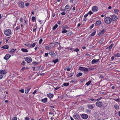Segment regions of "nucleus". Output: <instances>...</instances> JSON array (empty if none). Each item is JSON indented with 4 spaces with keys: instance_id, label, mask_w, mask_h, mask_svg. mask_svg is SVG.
I'll use <instances>...</instances> for the list:
<instances>
[{
    "instance_id": "cd10ccee",
    "label": "nucleus",
    "mask_w": 120,
    "mask_h": 120,
    "mask_svg": "<svg viewBox=\"0 0 120 120\" xmlns=\"http://www.w3.org/2000/svg\"><path fill=\"white\" fill-rule=\"evenodd\" d=\"M70 8V6L69 5H67L65 7V8L66 9H69Z\"/></svg>"
},
{
    "instance_id": "de8ad7c7",
    "label": "nucleus",
    "mask_w": 120,
    "mask_h": 120,
    "mask_svg": "<svg viewBox=\"0 0 120 120\" xmlns=\"http://www.w3.org/2000/svg\"><path fill=\"white\" fill-rule=\"evenodd\" d=\"M32 20L33 22H34V21L35 19V18L34 17H33L32 18Z\"/></svg>"
},
{
    "instance_id": "58836bf2",
    "label": "nucleus",
    "mask_w": 120,
    "mask_h": 120,
    "mask_svg": "<svg viewBox=\"0 0 120 120\" xmlns=\"http://www.w3.org/2000/svg\"><path fill=\"white\" fill-rule=\"evenodd\" d=\"M96 62V60L95 59H93L91 63L92 64H94Z\"/></svg>"
},
{
    "instance_id": "c756f323",
    "label": "nucleus",
    "mask_w": 120,
    "mask_h": 120,
    "mask_svg": "<svg viewBox=\"0 0 120 120\" xmlns=\"http://www.w3.org/2000/svg\"><path fill=\"white\" fill-rule=\"evenodd\" d=\"M58 25L56 24L53 27L52 29L53 30H54L55 29L58 27Z\"/></svg>"
},
{
    "instance_id": "338daca9",
    "label": "nucleus",
    "mask_w": 120,
    "mask_h": 120,
    "mask_svg": "<svg viewBox=\"0 0 120 120\" xmlns=\"http://www.w3.org/2000/svg\"><path fill=\"white\" fill-rule=\"evenodd\" d=\"M88 14H86V15H85L84 16V17L85 18H86L87 17V16H88Z\"/></svg>"
},
{
    "instance_id": "a19ab883",
    "label": "nucleus",
    "mask_w": 120,
    "mask_h": 120,
    "mask_svg": "<svg viewBox=\"0 0 120 120\" xmlns=\"http://www.w3.org/2000/svg\"><path fill=\"white\" fill-rule=\"evenodd\" d=\"M114 11L116 13H117L119 12V11L117 9H115L114 10Z\"/></svg>"
},
{
    "instance_id": "4468645a",
    "label": "nucleus",
    "mask_w": 120,
    "mask_h": 120,
    "mask_svg": "<svg viewBox=\"0 0 120 120\" xmlns=\"http://www.w3.org/2000/svg\"><path fill=\"white\" fill-rule=\"evenodd\" d=\"M16 50V49H11V50L9 51H8V52L10 54H13L14 53V52Z\"/></svg>"
},
{
    "instance_id": "79ce46f5",
    "label": "nucleus",
    "mask_w": 120,
    "mask_h": 120,
    "mask_svg": "<svg viewBox=\"0 0 120 120\" xmlns=\"http://www.w3.org/2000/svg\"><path fill=\"white\" fill-rule=\"evenodd\" d=\"M79 49L77 48H76L75 49H73V50L74 51L76 52H78L79 51Z\"/></svg>"
},
{
    "instance_id": "3c124183",
    "label": "nucleus",
    "mask_w": 120,
    "mask_h": 120,
    "mask_svg": "<svg viewBox=\"0 0 120 120\" xmlns=\"http://www.w3.org/2000/svg\"><path fill=\"white\" fill-rule=\"evenodd\" d=\"M86 111L87 113H90L91 112V111L90 110H87Z\"/></svg>"
},
{
    "instance_id": "c03bdc74",
    "label": "nucleus",
    "mask_w": 120,
    "mask_h": 120,
    "mask_svg": "<svg viewBox=\"0 0 120 120\" xmlns=\"http://www.w3.org/2000/svg\"><path fill=\"white\" fill-rule=\"evenodd\" d=\"M19 91L22 93H24V89H23L19 90Z\"/></svg>"
},
{
    "instance_id": "c9c22d12",
    "label": "nucleus",
    "mask_w": 120,
    "mask_h": 120,
    "mask_svg": "<svg viewBox=\"0 0 120 120\" xmlns=\"http://www.w3.org/2000/svg\"><path fill=\"white\" fill-rule=\"evenodd\" d=\"M91 82V80H89L88 82H87L86 84V85L87 86H88L90 84V83Z\"/></svg>"
},
{
    "instance_id": "473e14b6",
    "label": "nucleus",
    "mask_w": 120,
    "mask_h": 120,
    "mask_svg": "<svg viewBox=\"0 0 120 120\" xmlns=\"http://www.w3.org/2000/svg\"><path fill=\"white\" fill-rule=\"evenodd\" d=\"M76 80L75 79H74L73 80H72L70 82L71 83H74L75 82Z\"/></svg>"
},
{
    "instance_id": "69168bd1",
    "label": "nucleus",
    "mask_w": 120,
    "mask_h": 120,
    "mask_svg": "<svg viewBox=\"0 0 120 120\" xmlns=\"http://www.w3.org/2000/svg\"><path fill=\"white\" fill-rule=\"evenodd\" d=\"M71 68H67V70L68 71H69L71 70Z\"/></svg>"
},
{
    "instance_id": "dca6fc26",
    "label": "nucleus",
    "mask_w": 120,
    "mask_h": 120,
    "mask_svg": "<svg viewBox=\"0 0 120 120\" xmlns=\"http://www.w3.org/2000/svg\"><path fill=\"white\" fill-rule=\"evenodd\" d=\"M0 73L1 74H6V71L5 70H0Z\"/></svg>"
},
{
    "instance_id": "f3484780",
    "label": "nucleus",
    "mask_w": 120,
    "mask_h": 120,
    "mask_svg": "<svg viewBox=\"0 0 120 120\" xmlns=\"http://www.w3.org/2000/svg\"><path fill=\"white\" fill-rule=\"evenodd\" d=\"M87 100L88 101H94V102H95L96 101V99H94L91 98H87Z\"/></svg>"
},
{
    "instance_id": "aec40b11",
    "label": "nucleus",
    "mask_w": 120,
    "mask_h": 120,
    "mask_svg": "<svg viewBox=\"0 0 120 120\" xmlns=\"http://www.w3.org/2000/svg\"><path fill=\"white\" fill-rule=\"evenodd\" d=\"M87 107L91 109H92L94 108V106L91 105L89 104L87 106Z\"/></svg>"
},
{
    "instance_id": "774afa93",
    "label": "nucleus",
    "mask_w": 120,
    "mask_h": 120,
    "mask_svg": "<svg viewBox=\"0 0 120 120\" xmlns=\"http://www.w3.org/2000/svg\"><path fill=\"white\" fill-rule=\"evenodd\" d=\"M48 54V53H45V56L46 57H47Z\"/></svg>"
},
{
    "instance_id": "6e6d98bb",
    "label": "nucleus",
    "mask_w": 120,
    "mask_h": 120,
    "mask_svg": "<svg viewBox=\"0 0 120 120\" xmlns=\"http://www.w3.org/2000/svg\"><path fill=\"white\" fill-rule=\"evenodd\" d=\"M20 26H18L16 28V30H17L19 29Z\"/></svg>"
},
{
    "instance_id": "412c9836",
    "label": "nucleus",
    "mask_w": 120,
    "mask_h": 120,
    "mask_svg": "<svg viewBox=\"0 0 120 120\" xmlns=\"http://www.w3.org/2000/svg\"><path fill=\"white\" fill-rule=\"evenodd\" d=\"M47 96L50 98H52L53 96V95L52 94H47Z\"/></svg>"
},
{
    "instance_id": "e433bc0d",
    "label": "nucleus",
    "mask_w": 120,
    "mask_h": 120,
    "mask_svg": "<svg viewBox=\"0 0 120 120\" xmlns=\"http://www.w3.org/2000/svg\"><path fill=\"white\" fill-rule=\"evenodd\" d=\"M96 32V31H95L94 32H93L92 33H91L90 34V36H93L95 34Z\"/></svg>"
},
{
    "instance_id": "8fccbe9b",
    "label": "nucleus",
    "mask_w": 120,
    "mask_h": 120,
    "mask_svg": "<svg viewBox=\"0 0 120 120\" xmlns=\"http://www.w3.org/2000/svg\"><path fill=\"white\" fill-rule=\"evenodd\" d=\"M26 63L24 61H23L21 63V64L23 65H25Z\"/></svg>"
},
{
    "instance_id": "49530a36",
    "label": "nucleus",
    "mask_w": 120,
    "mask_h": 120,
    "mask_svg": "<svg viewBox=\"0 0 120 120\" xmlns=\"http://www.w3.org/2000/svg\"><path fill=\"white\" fill-rule=\"evenodd\" d=\"M93 13L91 11H90L88 13H87L88 15H89L90 16L91 14Z\"/></svg>"
},
{
    "instance_id": "bf43d9fd",
    "label": "nucleus",
    "mask_w": 120,
    "mask_h": 120,
    "mask_svg": "<svg viewBox=\"0 0 120 120\" xmlns=\"http://www.w3.org/2000/svg\"><path fill=\"white\" fill-rule=\"evenodd\" d=\"M60 87H57L55 88V90H56L59 89L60 88Z\"/></svg>"
},
{
    "instance_id": "9d476101",
    "label": "nucleus",
    "mask_w": 120,
    "mask_h": 120,
    "mask_svg": "<svg viewBox=\"0 0 120 120\" xmlns=\"http://www.w3.org/2000/svg\"><path fill=\"white\" fill-rule=\"evenodd\" d=\"M73 116L75 119H78L80 117L79 114L78 113L74 114Z\"/></svg>"
},
{
    "instance_id": "a878e982",
    "label": "nucleus",
    "mask_w": 120,
    "mask_h": 120,
    "mask_svg": "<svg viewBox=\"0 0 120 120\" xmlns=\"http://www.w3.org/2000/svg\"><path fill=\"white\" fill-rule=\"evenodd\" d=\"M45 49L47 50H49L51 49V48L48 45H45Z\"/></svg>"
},
{
    "instance_id": "4d7b16f0",
    "label": "nucleus",
    "mask_w": 120,
    "mask_h": 120,
    "mask_svg": "<svg viewBox=\"0 0 120 120\" xmlns=\"http://www.w3.org/2000/svg\"><path fill=\"white\" fill-rule=\"evenodd\" d=\"M30 118L28 117H26L25 118V120H29Z\"/></svg>"
},
{
    "instance_id": "0e129e2a",
    "label": "nucleus",
    "mask_w": 120,
    "mask_h": 120,
    "mask_svg": "<svg viewBox=\"0 0 120 120\" xmlns=\"http://www.w3.org/2000/svg\"><path fill=\"white\" fill-rule=\"evenodd\" d=\"M66 14V13L65 12H62L61 13V15H64Z\"/></svg>"
},
{
    "instance_id": "393cba45",
    "label": "nucleus",
    "mask_w": 120,
    "mask_h": 120,
    "mask_svg": "<svg viewBox=\"0 0 120 120\" xmlns=\"http://www.w3.org/2000/svg\"><path fill=\"white\" fill-rule=\"evenodd\" d=\"M9 46L8 45H4L2 47V48L4 49H8V48Z\"/></svg>"
},
{
    "instance_id": "ea45409f",
    "label": "nucleus",
    "mask_w": 120,
    "mask_h": 120,
    "mask_svg": "<svg viewBox=\"0 0 120 120\" xmlns=\"http://www.w3.org/2000/svg\"><path fill=\"white\" fill-rule=\"evenodd\" d=\"M96 23L98 25L100 24L101 23V21L99 20L97 22H96Z\"/></svg>"
},
{
    "instance_id": "b1692460",
    "label": "nucleus",
    "mask_w": 120,
    "mask_h": 120,
    "mask_svg": "<svg viewBox=\"0 0 120 120\" xmlns=\"http://www.w3.org/2000/svg\"><path fill=\"white\" fill-rule=\"evenodd\" d=\"M21 50L22 52H28L27 49H25L24 48H22L21 49Z\"/></svg>"
},
{
    "instance_id": "13d9d810",
    "label": "nucleus",
    "mask_w": 120,
    "mask_h": 120,
    "mask_svg": "<svg viewBox=\"0 0 120 120\" xmlns=\"http://www.w3.org/2000/svg\"><path fill=\"white\" fill-rule=\"evenodd\" d=\"M102 97H100L99 98L97 99H96V101H98L99 100H101L102 99Z\"/></svg>"
},
{
    "instance_id": "f03ea898",
    "label": "nucleus",
    "mask_w": 120,
    "mask_h": 120,
    "mask_svg": "<svg viewBox=\"0 0 120 120\" xmlns=\"http://www.w3.org/2000/svg\"><path fill=\"white\" fill-rule=\"evenodd\" d=\"M79 70L83 71L85 73H88L89 71L87 68L84 67H79Z\"/></svg>"
},
{
    "instance_id": "6e6552de",
    "label": "nucleus",
    "mask_w": 120,
    "mask_h": 120,
    "mask_svg": "<svg viewBox=\"0 0 120 120\" xmlns=\"http://www.w3.org/2000/svg\"><path fill=\"white\" fill-rule=\"evenodd\" d=\"M82 118L84 119H87L88 117V116L87 115L85 114H82L81 115Z\"/></svg>"
},
{
    "instance_id": "e2e57ef3",
    "label": "nucleus",
    "mask_w": 120,
    "mask_h": 120,
    "mask_svg": "<svg viewBox=\"0 0 120 120\" xmlns=\"http://www.w3.org/2000/svg\"><path fill=\"white\" fill-rule=\"evenodd\" d=\"M106 49H112V48H111V47L109 46L107 47Z\"/></svg>"
},
{
    "instance_id": "7c9ffc66",
    "label": "nucleus",
    "mask_w": 120,
    "mask_h": 120,
    "mask_svg": "<svg viewBox=\"0 0 120 120\" xmlns=\"http://www.w3.org/2000/svg\"><path fill=\"white\" fill-rule=\"evenodd\" d=\"M58 61V59H56L52 61V62H54L55 64Z\"/></svg>"
},
{
    "instance_id": "4c0bfd02",
    "label": "nucleus",
    "mask_w": 120,
    "mask_h": 120,
    "mask_svg": "<svg viewBox=\"0 0 120 120\" xmlns=\"http://www.w3.org/2000/svg\"><path fill=\"white\" fill-rule=\"evenodd\" d=\"M73 74H71V73L70 74H69L67 78H70L71 77H72L73 75Z\"/></svg>"
},
{
    "instance_id": "39448f33",
    "label": "nucleus",
    "mask_w": 120,
    "mask_h": 120,
    "mask_svg": "<svg viewBox=\"0 0 120 120\" xmlns=\"http://www.w3.org/2000/svg\"><path fill=\"white\" fill-rule=\"evenodd\" d=\"M102 103L101 102L98 101L96 103V105L99 107H101L102 106Z\"/></svg>"
},
{
    "instance_id": "1a4fd4ad",
    "label": "nucleus",
    "mask_w": 120,
    "mask_h": 120,
    "mask_svg": "<svg viewBox=\"0 0 120 120\" xmlns=\"http://www.w3.org/2000/svg\"><path fill=\"white\" fill-rule=\"evenodd\" d=\"M19 5L20 7L23 8L24 7V2L22 1L19 2Z\"/></svg>"
},
{
    "instance_id": "f704fd0d",
    "label": "nucleus",
    "mask_w": 120,
    "mask_h": 120,
    "mask_svg": "<svg viewBox=\"0 0 120 120\" xmlns=\"http://www.w3.org/2000/svg\"><path fill=\"white\" fill-rule=\"evenodd\" d=\"M62 28H64V29H63V30H66L65 29H68V26H63V27H62Z\"/></svg>"
},
{
    "instance_id": "f257e3e1",
    "label": "nucleus",
    "mask_w": 120,
    "mask_h": 120,
    "mask_svg": "<svg viewBox=\"0 0 120 120\" xmlns=\"http://www.w3.org/2000/svg\"><path fill=\"white\" fill-rule=\"evenodd\" d=\"M105 21L106 23L109 24L111 23L112 20L109 17H107L105 18Z\"/></svg>"
},
{
    "instance_id": "a211bd4d",
    "label": "nucleus",
    "mask_w": 120,
    "mask_h": 120,
    "mask_svg": "<svg viewBox=\"0 0 120 120\" xmlns=\"http://www.w3.org/2000/svg\"><path fill=\"white\" fill-rule=\"evenodd\" d=\"M49 54L52 57H53L54 56H55V54L52 51L50 52H49Z\"/></svg>"
},
{
    "instance_id": "603ef678",
    "label": "nucleus",
    "mask_w": 120,
    "mask_h": 120,
    "mask_svg": "<svg viewBox=\"0 0 120 120\" xmlns=\"http://www.w3.org/2000/svg\"><path fill=\"white\" fill-rule=\"evenodd\" d=\"M94 26V24H92L90 27V29L92 28Z\"/></svg>"
},
{
    "instance_id": "7ed1b4c3",
    "label": "nucleus",
    "mask_w": 120,
    "mask_h": 120,
    "mask_svg": "<svg viewBox=\"0 0 120 120\" xmlns=\"http://www.w3.org/2000/svg\"><path fill=\"white\" fill-rule=\"evenodd\" d=\"M111 20L112 21H114L118 19L117 17L115 15H113L111 17Z\"/></svg>"
},
{
    "instance_id": "5fc2aeb1",
    "label": "nucleus",
    "mask_w": 120,
    "mask_h": 120,
    "mask_svg": "<svg viewBox=\"0 0 120 120\" xmlns=\"http://www.w3.org/2000/svg\"><path fill=\"white\" fill-rule=\"evenodd\" d=\"M115 58V57L114 56H112L111 57V60H113L114 58Z\"/></svg>"
},
{
    "instance_id": "2eb2a0df",
    "label": "nucleus",
    "mask_w": 120,
    "mask_h": 120,
    "mask_svg": "<svg viewBox=\"0 0 120 120\" xmlns=\"http://www.w3.org/2000/svg\"><path fill=\"white\" fill-rule=\"evenodd\" d=\"M72 34V32L71 30L67 31V34L68 36H70Z\"/></svg>"
},
{
    "instance_id": "20e7f679",
    "label": "nucleus",
    "mask_w": 120,
    "mask_h": 120,
    "mask_svg": "<svg viewBox=\"0 0 120 120\" xmlns=\"http://www.w3.org/2000/svg\"><path fill=\"white\" fill-rule=\"evenodd\" d=\"M25 60L28 63H30L32 61V59L30 57H27L25 58Z\"/></svg>"
},
{
    "instance_id": "680f3d73",
    "label": "nucleus",
    "mask_w": 120,
    "mask_h": 120,
    "mask_svg": "<svg viewBox=\"0 0 120 120\" xmlns=\"http://www.w3.org/2000/svg\"><path fill=\"white\" fill-rule=\"evenodd\" d=\"M29 4V3H26L25 4V5L26 6H28Z\"/></svg>"
},
{
    "instance_id": "4be33fe9",
    "label": "nucleus",
    "mask_w": 120,
    "mask_h": 120,
    "mask_svg": "<svg viewBox=\"0 0 120 120\" xmlns=\"http://www.w3.org/2000/svg\"><path fill=\"white\" fill-rule=\"evenodd\" d=\"M24 45L27 47H31L30 44L29 42H27L24 44Z\"/></svg>"
},
{
    "instance_id": "0eeeda50",
    "label": "nucleus",
    "mask_w": 120,
    "mask_h": 120,
    "mask_svg": "<svg viewBox=\"0 0 120 120\" xmlns=\"http://www.w3.org/2000/svg\"><path fill=\"white\" fill-rule=\"evenodd\" d=\"M98 35L99 36H102L105 32V30H99Z\"/></svg>"
},
{
    "instance_id": "864d4df0",
    "label": "nucleus",
    "mask_w": 120,
    "mask_h": 120,
    "mask_svg": "<svg viewBox=\"0 0 120 120\" xmlns=\"http://www.w3.org/2000/svg\"><path fill=\"white\" fill-rule=\"evenodd\" d=\"M32 63L34 65H37L38 64V62L36 63L35 62H33Z\"/></svg>"
},
{
    "instance_id": "bb28decb",
    "label": "nucleus",
    "mask_w": 120,
    "mask_h": 120,
    "mask_svg": "<svg viewBox=\"0 0 120 120\" xmlns=\"http://www.w3.org/2000/svg\"><path fill=\"white\" fill-rule=\"evenodd\" d=\"M114 107L115 109L117 110L119 109V107L118 105H114Z\"/></svg>"
},
{
    "instance_id": "2f4dec72",
    "label": "nucleus",
    "mask_w": 120,
    "mask_h": 120,
    "mask_svg": "<svg viewBox=\"0 0 120 120\" xmlns=\"http://www.w3.org/2000/svg\"><path fill=\"white\" fill-rule=\"evenodd\" d=\"M82 75V73H81L79 72L76 75V76L77 77H79L81 76Z\"/></svg>"
},
{
    "instance_id": "423d86ee",
    "label": "nucleus",
    "mask_w": 120,
    "mask_h": 120,
    "mask_svg": "<svg viewBox=\"0 0 120 120\" xmlns=\"http://www.w3.org/2000/svg\"><path fill=\"white\" fill-rule=\"evenodd\" d=\"M4 33L5 34L6 36H9L11 33V30H5Z\"/></svg>"
},
{
    "instance_id": "5701e85b",
    "label": "nucleus",
    "mask_w": 120,
    "mask_h": 120,
    "mask_svg": "<svg viewBox=\"0 0 120 120\" xmlns=\"http://www.w3.org/2000/svg\"><path fill=\"white\" fill-rule=\"evenodd\" d=\"M114 55L115 57H119L120 56V54L117 53L116 54H114Z\"/></svg>"
},
{
    "instance_id": "09e8293b",
    "label": "nucleus",
    "mask_w": 120,
    "mask_h": 120,
    "mask_svg": "<svg viewBox=\"0 0 120 120\" xmlns=\"http://www.w3.org/2000/svg\"><path fill=\"white\" fill-rule=\"evenodd\" d=\"M42 41H43V40H42V39L41 38L40 39L39 41V44H41V43L42 42Z\"/></svg>"
},
{
    "instance_id": "37998d69",
    "label": "nucleus",
    "mask_w": 120,
    "mask_h": 120,
    "mask_svg": "<svg viewBox=\"0 0 120 120\" xmlns=\"http://www.w3.org/2000/svg\"><path fill=\"white\" fill-rule=\"evenodd\" d=\"M17 118L15 116L13 117L11 120H17Z\"/></svg>"
},
{
    "instance_id": "72a5a7b5",
    "label": "nucleus",
    "mask_w": 120,
    "mask_h": 120,
    "mask_svg": "<svg viewBox=\"0 0 120 120\" xmlns=\"http://www.w3.org/2000/svg\"><path fill=\"white\" fill-rule=\"evenodd\" d=\"M104 41V39L103 38H101V39L99 41V43L100 44H101Z\"/></svg>"
},
{
    "instance_id": "9b49d317",
    "label": "nucleus",
    "mask_w": 120,
    "mask_h": 120,
    "mask_svg": "<svg viewBox=\"0 0 120 120\" xmlns=\"http://www.w3.org/2000/svg\"><path fill=\"white\" fill-rule=\"evenodd\" d=\"M98 10V8L96 6H94L92 8V11H93L96 12Z\"/></svg>"
},
{
    "instance_id": "c85d7f7f",
    "label": "nucleus",
    "mask_w": 120,
    "mask_h": 120,
    "mask_svg": "<svg viewBox=\"0 0 120 120\" xmlns=\"http://www.w3.org/2000/svg\"><path fill=\"white\" fill-rule=\"evenodd\" d=\"M69 82L64 83L63 84V85L65 86H69Z\"/></svg>"
},
{
    "instance_id": "6ab92c4d",
    "label": "nucleus",
    "mask_w": 120,
    "mask_h": 120,
    "mask_svg": "<svg viewBox=\"0 0 120 120\" xmlns=\"http://www.w3.org/2000/svg\"><path fill=\"white\" fill-rule=\"evenodd\" d=\"M41 101L44 103H45L47 102V98H45L44 99H42Z\"/></svg>"
},
{
    "instance_id": "f8f14e48",
    "label": "nucleus",
    "mask_w": 120,
    "mask_h": 120,
    "mask_svg": "<svg viewBox=\"0 0 120 120\" xmlns=\"http://www.w3.org/2000/svg\"><path fill=\"white\" fill-rule=\"evenodd\" d=\"M30 89L31 87H29L26 88L25 89V93L27 94L29 92Z\"/></svg>"
},
{
    "instance_id": "a18cd8bd",
    "label": "nucleus",
    "mask_w": 120,
    "mask_h": 120,
    "mask_svg": "<svg viewBox=\"0 0 120 120\" xmlns=\"http://www.w3.org/2000/svg\"><path fill=\"white\" fill-rule=\"evenodd\" d=\"M35 45H36V44H35V43H33L32 45H31L30 44V46H31V47H34V46H35Z\"/></svg>"
},
{
    "instance_id": "052dcab7",
    "label": "nucleus",
    "mask_w": 120,
    "mask_h": 120,
    "mask_svg": "<svg viewBox=\"0 0 120 120\" xmlns=\"http://www.w3.org/2000/svg\"><path fill=\"white\" fill-rule=\"evenodd\" d=\"M67 30H62V32L63 33H64L66 32L67 33Z\"/></svg>"
},
{
    "instance_id": "ddd939ff",
    "label": "nucleus",
    "mask_w": 120,
    "mask_h": 120,
    "mask_svg": "<svg viewBox=\"0 0 120 120\" xmlns=\"http://www.w3.org/2000/svg\"><path fill=\"white\" fill-rule=\"evenodd\" d=\"M11 56L9 54H6L5 56L4 57V59L7 60Z\"/></svg>"
}]
</instances>
